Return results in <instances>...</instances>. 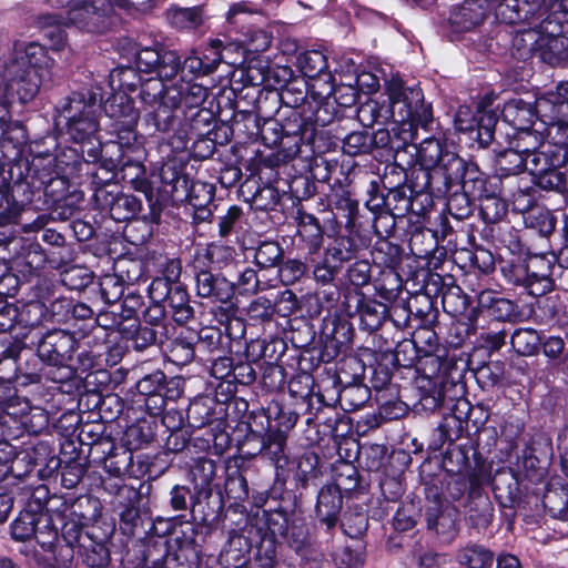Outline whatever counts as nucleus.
Returning <instances> with one entry per match:
<instances>
[{"instance_id": "69168bd1", "label": "nucleus", "mask_w": 568, "mask_h": 568, "mask_svg": "<svg viewBox=\"0 0 568 568\" xmlns=\"http://www.w3.org/2000/svg\"><path fill=\"white\" fill-rule=\"evenodd\" d=\"M47 364L37 354H31L24 359L20 358L10 371L12 377L19 386L27 387L30 385H39L45 375L44 367Z\"/></svg>"}, {"instance_id": "aec40b11", "label": "nucleus", "mask_w": 568, "mask_h": 568, "mask_svg": "<svg viewBox=\"0 0 568 568\" xmlns=\"http://www.w3.org/2000/svg\"><path fill=\"white\" fill-rule=\"evenodd\" d=\"M232 53V43L211 39L206 44L193 49L183 61L179 55V74L181 79H202L213 74L221 63L235 67L237 61L230 59Z\"/></svg>"}, {"instance_id": "b1692460", "label": "nucleus", "mask_w": 568, "mask_h": 568, "mask_svg": "<svg viewBox=\"0 0 568 568\" xmlns=\"http://www.w3.org/2000/svg\"><path fill=\"white\" fill-rule=\"evenodd\" d=\"M550 13L541 20L540 43L538 55L541 61L550 65H559L568 62V37L565 34V21L558 13L564 17L567 13L562 9H554V2L550 3Z\"/></svg>"}, {"instance_id": "13d9d810", "label": "nucleus", "mask_w": 568, "mask_h": 568, "mask_svg": "<svg viewBox=\"0 0 568 568\" xmlns=\"http://www.w3.org/2000/svg\"><path fill=\"white\" fill-rule=\"evenodd\" d=\"M163 16L171 28L182 32L195 31L205 22L203 6L181 7L172 3Z\"/></svg>"}, {"instance_id": "ea45409f", "label": "nucleus", "mask_w": 568, "mask_h": 568, "mask_svg": "<svg viewBox=\"0 0 568 568\" xmlns=\"http://www.w3.org/2000/svg\"><path fill=\"white\" fill-rule=\"evenodd\" d=\"M537 110L541 121L548 125H557L568 132V85L559 83L555 91L547 92L537 99Z\"/></svg>"}, {"instance_id": "6ab92c4d", "label": "nucleus", "mask_w": 568, "mask_h": 568, "mask_svg": "<svg viewBox=\"0 0 568 568\" xmlns=\"http://www.w3.org/2000/svg\"><path fill=\"white\" fill-rule=\"evenodd\" d=\"M248 465L242 455L229 458L225 467L224 491L231 506L241 514L248 517H258L263 505L257 504L254 498L256 491H263L264 483L252 481L248 484L246 471Z\"/></svg>"}, {"instance_id": "9b49d317", "label": "nucleus", "mask_w": 568, "mask_h": 568, "mask_svg": "<svg viewBox=\"0 0 568 568\" xmlns=\"http://www.w3.org/2000/svg\"><path fill=\"white\" fill-rule=\"evenodd\" d=\"M185 386L186 378L182 375L170 376L161 367L141 366L133 387L145 413L161 414L169 403L184 396Z\"/></svg>"}, {"instance_id": "c9c22d12", "label": "nucleus", "mask_w": 568, "mask_h": 568, "mask_svg": "<svg viewBox=\"0 0 568 568\" xmlns=\"http://www.w3.org/2000/svg\"><path fill=\"white\" fill-rule=\"evenodd\" d=\"M171 337L162 343V353L166 361L174 366L185 367L196 357L199 336L196 329L190 326H179Z\"/></svg>"}, {"instance_id": "473e14b6", "label": "nucleus", "mask_w": 568, "mask_h": 568, "mask_svg": "<svg viewBox=\"0 0 568 568\" xmlns=\"http://www.w3.org/2000/svg\"><path fill=\"white\" fill-rule=\"evenodd\" d=\"M101 109L113 120L112 130L140 134L138 131L140 110L131 95L124 92H112L105 101L102 100Z\"/></svg>"}, {"instance_id": "f3484780", "label": "nucleus", "mask_w": 568, "mask_h": 568, "mask_svg": "<svg viewBox=\"0 0 568 568\" xmlns=\"http://www.w3.org/2000/svg\"><path fill=\"white\" fill-rule=\"evenodd\" d=\"M355 496L344 494L342 488L326 484L316 493L315 517L325 525L326 531L333 530L339 523L343 534L351 539H355V527L353 525L352 508Z\"/></svg>"}, {"instance_id": "bf43d9fd", "label": "nucleus", "mask_w": 568, "mask_h": 568, "mask_svg": "<svg viewBox=\"0 0 568 568\" xmlns=\"http://www.w3.org/2000/svg\"><path fill=\"white\" fill-rule=\"evenodd\" d=\"M273 37L261 28H250L245 39L239 43H232L233 49L241 52L242 59L237 61L236 68L246 67L251 59H261V53L267 51L272 44Z\"/></svg>"}, {"instance_id": "cd10ccee", "label": "nucleus", "mask_w": 568, "mask_h": 568, "mask_svg": "<svg viewBox=\"0 0 568 568\" xmlns=\"http://www.w3.org/2000/svg\"><path fill=\"white\" fill-rule=\"evenodd\" d=\"M219 405V386L216 383L206 381L203 389L189 398V403L185 408L186 426L193 429L212 426L225 415L222 414V409H217Z\"/></svg>"}, {"instance_id": "774afa93", "label": "nucleus", "mask_w": 568, "mask_h": 568, "mask_svg": "<svg viewBox=\"0 0 568 568\" xmlns=\"http://www.w3.org/2000/svg\"><path fill=\"white\" fill-rule=\"evenodd\" d=\"M78 545V554L81 558L82 568H110L111 565V545L81 540L78 542H68Z\"/></svg>"}, {"instance_id": "49530a36", "label": "nucleus", "mask_w": 568, "mask_h": 568, "mask_svg": "<svg viewBox=\"0 0 568 568\" xmlns=\"http://www.w3.org/2000/svg\"><path fill=\"white\" fill-rule=\"evenodd\" d=\"M53 62L54 60L49 55L44 45L38 42H30L22 49L14 48L10 68L12 70L26 71L27 73L34 72L36 75L43 78Z\"/></svg>"}, {"instance_id": "e433bc0d", "label": "nucleus", "mask_w": 568, "mask_h": 568, "mask_svg": "<svg viewBox=\"0 0 568 568\" xmlns=\"http://www.w3.org/2000/svg\"><path fill=\"white\" fill-rule=\"evenodd\" d=\"M337 84L335 75L329 70L314 78H307L305 93L303 94L300 91L298 97L294 98L293 103L302 101L316 113L322 114L325 111L328 116L333 118L334 112L328 111V108Z\"/></svg>"}, {"instance_id": "72a5a7b5", "label": "nucleus", "mask_w": 568, "mask_h": 568, "mask_svg": "<svg viewBox=\"0 0 568 568\" xmlns=\"http://www.w3.org/2000/svg\"><path fill=\"white\" fill-rule=\"evenodd\" d=\"M189 530L190 532L181 530L180 536H175L165 568H200L202 544L207 536L202 535L196 528H189Z\"/></svg>"}, {"instance_id": "3c124183", "label": "nucleus", "mask_w": 568, "mask_h": 568, "mask_svg": "<svg viewBox=\"0 0 568 568\" xmlns=\"http://www.w3.org/2000/svg\"><path fill=\"white\" fill-rule=\"evenodd\" d=\"M129 425L124 432V443L129 454L149 447L156 440L160 414L146 413Z\"/></svg>"}, {"instance_id": "603ef678", "label": "nucleus", "mask_w": 568, "mask_h": 568, "mask_svg": "<svg viewBox=\"0 0 568 568\" xmlns=\"http://www.w3.org/2000/svg\"><path fill=\"white\" fill-rule=\"evenodd\" d=\"M233 104V113L230 122H226L229 142L233 136L241 139L243 143L257 142L262 116L252 110H240L236 101Z\"/></svg>"}, {"instance_id": "5fc2aeb1", "label": "nucleus", "mask_w": 568, "mask_h": 568, "mask_svg": "<svg viewBox=\"0 0 568 568\" xmlns=\"http://www.w3.org/2000/svg\"><path fill=\"white\" fill-rule=\"evenodd\" d=\"M68 231L63 230V224L59 227L44 229L41 233V240L47 245L44 247L51 254V268H65L72 261V248L67 243Z\"/></svg>"}, {"instance_id": "c85d7f7f", "label": "nucleus", "mask_w": 568, "mask_h": 568, "mask_svg": "<svg viewBox=\"0 0 568 568\" xmlns=\"http://www.w3.org/2000/svg\"><path fill=\"white\" fill-rule=\"evenodd\" d=\"M327 237L329 240L328 246L325 251V260L324 266H316L314 270V275L317 280L326 283L334 278L335 275L338 274L344 263H348L346 272L344 274L345 280H347V284H342L338 290V294L343 291V288L352 285L355 288V282L353 280V272L355 262L349 263L353 258H355V225L349 229L348 243L344 242V245L341 246V254H334L333 246H335L334 242L337 239L332 232L327 229ZM339 302L337 303V305Z\"/></svg>"}, {"instance_id": "8fccbe9b", "label": "nucleus", "mask_w": 568, "mask_h": 568, "mask_svg": "<svg viewBox=\"0 0 568 568\" xmlns=\"http://www.w3.org/2000/svg\"><path fill=\"white\" fill-rule=\"evenodd\" d=\"M171 467V460L160 452L156 454L141 453L128 456L126 471L130 477L140 479L148 477V480H155L164 475Z\"/></svg>"}, {"instance_id": "864d4df0", "label": "nucleus", "mask_w": 568, "mask_h": 568, "mask_svg": "<svg viewBox=\"0 0 568 568\" xmlns=\"http://www.w3.org/2000/svg\"><path fill=\"white\" fill-rule=\"evenodd\" d=\"M28 130L21 122L10 123L0 132V153L9 160V168L16 163H22L23 152L29 145Z\"/></svg>"}, {"instance_id": "79ce46f5", "label": "nucleus", "mask_w": 568, "mask_h": 568, "mask_svg": "<svg viewBox=\"0 0 568 568\" xmlns=\"http://www.w3.org/2000/svg\"><path fill=\"white\" fill-rule=\"evenodd\" d=\"M145 151L143 153H132L128 156L119 168H116V178H120L125 183L130 184L131 187L144 194L145 201L148 202L149 196L153 190V178L155 176V170L150 172L143 162Z\"/></svg>"}, {"instance_id": "09e8293b", "label": "nucleus", "mask_w": 568, "mask_h": 568, "mask_svg": "<svg viewBox=\"0 0 568 568\" xmlns=\"http://www.w3.org/2000/svg\"><path fill=\"white\" fill-rule=\"evenodd\" d=\"M264 528H261L260 540L255 546L253 562L256 568H277L282 561L278 559V540L275 532H280L281 523L263 519Z\"/></svg>"}, {"instance_id": "f8f14e48", "label": "nucleus", "mask_w": 568, "mask_h": 568, "mask_svg": "<svg viewBox=\"0 0 568 568\" xmlns=\"http://www.w3.org/2000/svg\"><path fill=\"white\" fill-rule=\"evenodd\" d=\"M233 247L214 245L205 248L203 260H196L193 264L195 281V294L211 303L230 302L233 297V284L222 272L215 271L213 263L226 262L232 257Z\"/></svg>"}, {"instance_id": "9d476101", "label": "nucleus", "mask_w": 568, "mask_h": 568, "mask_svg": "<svg viewBox=\"0 0 568 568\" xmlns=\"http://www.w3.org/2000/svg\"><path fill=\"white\" fill-rule=\"evenodd\" d=\"M389 108H379L377 102L367 99L358 103L357 122L369 129L379 119H392L396 123L410 124L415 121L418 106L423 102V93L418 88H405L402 80L392 79L387 84Z\"/></svg>"}, {"instance_id": "39448f33", "label": "nucleus", "mask_w": 568, "mask_h": 568, "mask_svg": "<svg viewBox=\"0 0 568 568\" xmlns=\"http://www.w3.org/2000/svg\"><path fill=\"white\" fill-rule=\"evenodd\" d=\"M104 95L103 87L94 81L72 91L55 106L54 128L68 140L90 143L100 130V113Z\"/></svg>"}, {"instance_id": "58836bf2", "label": "nucleus", "mask_w": 568, "mask_h": 568, "mask_svg": "<svg viewBox=\"0 0 568 568\" xmlns=\"http://www.w3.org/2000/svg\"><path fill=\"white\" fill-rule=\"evenodd\" d=\"M37 477L42 481L55 480L61 467L60 448L54 440L38 439L26 443Z\"/></svg>"}, {"instance_id": "4be33fe9", "label": "nucleus", "mask_w": 568, "mask_h": 568, "mask_svg": "<svg viewBox=\"0 0 568 568\" xmlns=\"http://www.w3.org/2000/svg\"><path fill=\"white\" fill-rule=\"evenodd\" d=\"M152 485L148 481L140 483L133 496L128 495L121 504L113 508L118 515L119 529L126 538H134L144 532L145 521L151 519L152 508L150 506V494Z\"/></svg>"}, {"instance_id": "ddd939ff", "label": "nucleus", "mask_w": 568, "mask_h": 568, "mask_svg": "<svg viewBox=\"0 0 568 568\" xmlns=\"http://www.w3.org/2000/svg\"><path fill=\"white\" fill-rule=\"evenodd\" d=\"M293 70L286 65H270L266 61L251 59L246 67L234 69L230 78V88L234 94V100L243 98L242 92L246 88H257L263 85L268 90H281L282 99L285 93H291V80Z\"/></svg>"}, {"instance_id": "4c0bfd02", "label": "nucleus", "mask_w": 568, "mask_h": 568, "mask_svg": "<svg viewBox=\"0 0 568 568\" xmlns=\"http://www.w3.org/2000/svg\"><path fill=\"white\" fill-rule=\"evenodd\" d=\"M323 465L317 453L305 452L297 462L296 470L291 479V486L300 495L302 507L312 501V497L316 495V485L313 480L322 474Z\"/></svg>"}, {"instance_id": "4d7b16f0", "label": "nucleus", "mask_w": 568, "mask_h": 568, "mask_svg": "<svg viewBox=\"0 0 568 568\" xmlns=\"http://www.w3.org/2000/svg\"><path fill=\"white\" fill-rule=\"evenodd\" d=\"M251 549L248 537L242 534L231 535L220 551L217 564L221 568H245L251 561Z\"/></svg>"}, {"instance_id": "0eeeda50", "label": "nucleus", "mask_w": 568, "mask_h": 568, "mask_svg": "<svg viewBox=\"0 0 568 568\" xmlns=\"http://www.w3.org/2000/svg\"><path fill=\"white\" fill-rule=\"evenodd\" d=\"M32 173H24L21 163L10 166L9 174L13 179L16 171V190L21 202L33 204L38 209L53 206L74 194L70 191V181L57 172V168L44 169L33 164Z\"/></svg>"}, {"instance_id": "412c9836", "label": "nucleus", "mask_w": 568, "mask_h": 568, "mask_svg": "<svg viewBox=\"0 0 568 568\" xmlns=\"http://www.w3.org/2000/svg\"><path fill=\"white\" fill-rule=\"evenodd\" d=\"M28 150L32 159H26L21 163L24 173H32L33 164L51 169L57 168L58 163L70 168L69 174L82 171L84 150L79 152L77 149L68 148L58 154L59 143L54 135L48 134L30 141Z\"/></svg>"}, {"instance_id": "20e7f679", "label": "nucleus", "mask_w": 568, "mask_h": 568, "mask_svg": "<svg viewBox=\"0 0 568 568\" xmlns=\"http://www.w3.org/2000/svg\"><path fill=\"white\" fill-rule=\"evenodd\" d=\"M355 297V288L352 285L339 293V304L336 305L332 317H325L316 343L296 349L297 371L313 374L321 364H327L338 357L339 352L349 346L354 334L352 300Z\"/></svg>"}, {"instance_id": "2eb2a0df", "label": "nucleus", "mask_w": 568, "mask_h": 568, "mask_svg": "<svg viewBox=\"0 0 568 568\" xmlns=\"http://www.w3.org/2000/svg\"><path fill=\"white\" fill-rule=\"evenodd\" d=\"M61 504L55 508V516L61 520L62 540L65 542H78L83 530V525L101 517L104 513L102 500L91 494L78 496L64 494Z\"/></svg>"}, {"instance_id": "393cba45", "label": "nucleus", "mask_w": 568, "mask_h": 568, "mask_svg": "<svg viewBox=\"0 0 568 568\" xmlns=\"http://www.w3.org/2000/svg\"><path fill=\"white\" fill-rule=\"evenodd\" d=\"M148 297L164 304L178 326L187 325L195 318V310L191 305V295L186 284L176 285L166 281L152 280L148 286Z\"/></svg>"}, {"instance_id": "6e6552de", "label": "nucleus", "mask_w": 568, "mask_h": 568, "mask_svg": "<svg viewBox=\"0 0 568 568\" xmlns=\"http://www.w3.org/2000/svg\"><path fill=\"white\" fill-rule=\"evenodd\" d=\"M332 123V116L324 111L316 113L302 101L294 103L288 114L281 121L283 135L295 139L294 144L310 145L314 153H326L338 146L339 135H333L329 131L320 130Z\"/></svg>"}, {"instance_id": "5701e85b", "label": "nucleus", "mask_w": 568, "mask_h": 568, "mask_svg": "<svg viewBox=\"0 0 568 568\" xmlns=\"http://www.w3.org/2000/svg\"><path fill=\"white\" fill-rule=\"evenodd\" d=\"M93 199L99 210L106 212L115 222H128L143 219V202L132 193H125L118 185H94Z\"/></svg>"}, {"instance_id": "f03ea898", "label": "nucleus", "mask_w": 568, "mask_h": 568, "mask_svg": "<svg viewBox=\"0 0 568 568\" xmlns=\"http://www.w3.org/2000/svg\"><path fill=\"white\" fill-rule=\"evenodd\" d=\"M354 136L355 131L351 129L339 139L343 145L338 158L315 155L305 171L315 185L327 183L329 186L326 197L332 216L327 229L337 237L334 254H341L339 245L348 243L349 229L355 225V144L351 143Z\"/></svg>"}, {"instance_id": "c03bdc74", "label": "nucleus", "mask_w": 568, "mask_h": 568, "mask_svg": "<svg viewBox=\"0 0 568 568\" xmlns=\"http://www.w3.org/2000/svg\"><path fill=\"white\" fill-rule=\"evenodd\" d=\"M33 297L19 307V325L23 328H38L48 323L47 303L54 295L51 285L43 283L33 287Z\"/></svg>"}, {"instance_id": "e2e57ef3", "label": "nucleus", "mask_w": 568, "mask_h": 568, "mask_svg": "<svg viewBox=\"0 0 568 568\" xmlns=\"http://www.w3.org/2000/svg\"><path fill=\"white\" fill-rule=\"evenodd\" d=\"M335 452L344 450L345 455L355 447V426L353 414L336 412L334 419L327 420Z\"/></svg>"}, {"instance_id": "4468645a", "label": "nucleus", "mask_w": 568, "mask_h": 568, "mask_svg": "<svg viewBox=\"0 0 568 568\" xmlns=\"http://www.w3.org/2000/svg\"><path fill=\"white\" fill-rule=\"evenodd\" d=\"M268 523L278 521L282 527L276 537L298 557V562L315 567H324L325 556L315 537L312 536L310 527L304 518L287 516L282 510H276L266 518Z\"/></svg>"}, {"instance_id": "338daca9", "label": "nucleus", "mask_w": 568, "mask_h": 568, "mask_svg": "<svg viewBox=\"0 0 568 568\" xmlns=\"http://www.w3.org/2000/svg\"><path fill=\"white\" fill-rule=\"evenodd\" d=\"M276 183H257L247 189L250 196H244L245 202L250 203L255 212L271 213L278 212L277 206L281 203V194L275 185Z\"/></svg>"}, {"instance_id": "7c9ffc66", "label": "nucleus", "mask_w": 568, "mask_h": 568, "mask_svg": "<svg viewBox=\"0 0 568 568\" xmlns=\"http://www.w3.org/2000/svg\"><path fill=\"white\" fill-rule=\"evenodd\" d=\"M524 145V169L532 176L534 183L545 190H559L564 185V174L558 169L559 161L546 151L536 150L538 141L532 140V150Z\"/></svg>"}, {"instance_id": "2f4dec72", "label": "nucleus", "mask_w": 568, "mask_h": 568, "mask_svg": "<svg viewBox=\"0 0 568 568\" xmlns=\"http://www.w3.org/2000/svg\"><path fill=\"white\" fill-rule=\"evenodd\" d=\"M286 387L292 398L296 400L300 409L295 408L301 415H308L306 423L308 424L313 416L322 406H329L320 386L315 383L313 374L297 371L286 381Z\"/></svg>"}, {"instance_id": "6e6d98bb", "label": "nucleus", "mask_w": 568, "mask_h": 568, "mask_svg": "<svg viewBox=\"0 0 568 568\" xmlns=\"http://www.w3.org/2000/svg\"><path fill=\"white\" fill-rule=\"evenodd\" d=\"M297 235L304 243L310 254L317 253L324 242V234H327L328 222L326 229L322 226L320 220L312 213L306 212L303 206L296 210Z\"/></svg>"}, {"instance_id": "c756f323", "label": "nucleus", "mask_w": 568, "mask_h": 568, "mask_svg": "<svg viewBox=\"0 0 568 568\" xmlns=\"http://www.w3.org/2000/svg\"><path fill=\"white\" fill-rule=\"evenodd\" d=\"M135 65L143 73H153L168 80L179 74V53L158 41L152 45L139 44L135 49Z\"/></svg>"}, {"instance_id": "1a4fd4ad", "label": "nucleus", "mask_w": 568, "mask_h": 568, "mask_svg": "<svg viewBox=\"0 0 568 568\" xmlns=\"http://www.w3.org/2000/svg\"><path fill=\"white\" fill-rule=\"evenodd\" d=\"M154 170L160 185L156 189L153 186L148 199L149 210L143 219L151 225H160L165 210L181 205V196L192 178L189 161L180 156L168 158Z\"/></svg>"}, {"instance_id": "7ed1b4c3", "label": "nucleus", "mask_w": 568, "mask_h": 568, "mask_svg": "<svg viewBox=\"0 0 568 568\" xmlns=\"http://www.w3.org/2000/svg\"><path fill=\"white\" fill-rule=\"evenodd\" d=\"M298 418L294 407L280 400L272 399L266 407L253 403L252 412L234 427L237 450L278 463L285 457L288 435Z\"/></svg>"}, {"instance_id": "f704fd0d", "label": "nucleus", "mask_w": 568, "mask_h": 568, "mask_svg": "<svg viewBox=\"0 0 568 568\" xmlns=\"http://www.w3.org/2000/svg\"><path fill=\"white\" fill-rule=\"evenodd\" d=\"M216 187L213 183L192 179L181 196V205L187 204L193 210V223L199 225L212 222L213 212L216 209L214 199Z\"/></svg>"}, {"instance_id": "de8ad7c7", "label": "nucleus", "mask_w": 568, "mask_h": 568, "mask_svg": "<svg viewBox=\"0 0 568 568\" xmlns=\"http://www.w3.org/2000/svg\"><path fill=\"white\" fill-rule=\"evenodd\" d=\"M113 312H100L95 313L94 310L80 300L72 297V303L69 310V318L67 320L68 326L73 327L72 331L79 338H85L90 336L97 327L103 328L102 318L111 317Z\"/></svg>"}, {"instance_id": "a18cd8bd", "label": "nucleus", "mask_w": 568, "mask_h": 568, "mask_svg": "<svg viewBox=\"0 0 568 568\" xmlns=\"http://www.w3.org/2000/svg\"><path fill=\"white\" fill-rule=\"evenodd\" d=\"M280 160L276 155H264L261 151L245 161L244 169L247 178L240 185V193L245 195L246 187L257 183H277L280 179Z\"/></svg>"}, {"instance_id": "0e129e2a", "label": "nucleus", "mask_w": 568, "mask_h": 568, "mask_svg": "<svg viewBox=\"0 0 568 568\" xmlns=\"http://www.w3.org/2000/svg\"><path fill=\"white\" fill-rule=\"evenodd\" d=\"M347 453L336 452L337 459L331 465V484L342 488L344 494L355 496V454L354 449Z\"/></svg>"}, {"instance_id": "423d86ee", "label": "nucleus", "mask_w": 568, "mask_h": 568, "mask_svg": "<svg viewBox=\"0 0 568 568\" xmlns=\"http://www.w3.org/2000/svg\"><path fill=\"white\" fill-rule=\"evenodd\" d=\"M52 7L67 8L68 20L90 33L109 29L115 12L131 17L152 12L156 0H48Z\"/></svg>"}, {"instance_id": "a211bd4d", "label": "nucleus", "mask_w": 568, "mask_h": 568, "mask_svg": "<svg viewBox=\"0 0 568 568\" xmlns=\"http://www.w3.org/2000/svg\"><path fill=\"white\" fill-rule=\"evenodd\" d=\"M275 471L272 483L264 484L263 491H256L254 500L263 505V519L270 518V515L276 510L285 513V517L294 516L296 510H302L300 495L296 494L294 486L288 480V470L286 466L290 463L287 454L282 460L271 462Z\"/></svg>"}, {"instance_id": "bb28decb", "label": "nucleus", "mask_w": 568, "mask_h": 568, "mask_svg": "<svg viewBox=\"0 0 568 568\" xmlns=\"http://www.w3.org/2000/svg\"><path fill=\"white\" fill-rule=\"evenodd\" d=\"M33 346L44 363L73 362L80 349V338L69 329L54 327L41 333Z\"/></svg>"}, {"instance_id": "f257e3e1", "label": "nucleus", "mask_w": 568, "mask_h": 568, "mask_svg": "<svg viewBox=\"0 0 568 568\" xmlns=\"http://www.w3.org/2000/svg\"><path fill=\"white\" fill-rule=\"evenodd\" d=\"M217 463L207 457L193 458L185 468L184 477L171 484L163 506L176 515L190 516V528H196L204 536L220 529L226 515L224 498L214 484Z\"/></svg>"}, {"instance_id": "37998d69", "label": "nucleus", "mask_w": 568, "mask_h": 568, "mask_svg": "<svg viewBox=\"0 0 568 568\" xmlns=\"http://www.w3.org/2000/svg\"><path fill=\"white\" fill-rule=\"evenodd\" d=\"M501 113L504 120L519 131L518 146H520L521 142H527V140L537 142V135L529 131L535 119L537 116L541 119V114L537 110V101L535 105H531V103L525 102L521 99L510 100L505 104Z\"/></svg>"}, {"instance_id": "dca6fc26", "label": "nucleus", "mask_w": 568, "mask_h": 568, "mask_svg": "<svg viewBox=\"0 0 568 568\" xmlns=\"http://www.w3.org/2000/svg\"><path fill=\"white\" fill-rule=\"evenodd\" d=\"M114 136L100 143V169L104 171L101 175L99 170L90 171V162L83 159L87 166V175L91 176L93 185L108 184L116 176V168L132 153L144 152V136L142 134H129L112 130Z\"/></svg>"}, {"instance_id": "a878e982", "label": "nucleus", "mask_w": 568, "mask_h": 568, "mask_svg": "<svg viewBox=\"0 0 568 568\" xmlns=\"http://www.w3.org/2000/svg\"><path fill=\"white\" fill-rule=\"evenodd\" d=\"M346 72L341 70L339 82L334 89L328 111L334 112L333 121H337L336 134L343 136L351 129L355 131V64L349 59Z\"/></svg>"}, {"instance_id": "680f3d73", "label": "nucleus", "mask_w": 568, "mask_h": 568, "mask_svg": "<svg viewBox=\"0 0 568 568\" xmlns=\"http://www.w3.org/2000/svg\"><path fill=\"white\" fill-rule=\"evenodd\" d=\"M10 79L6 83V93L21 104L32 101L39 93L42 77L36 75L34 72L12 70L9 68Z\"/></svg>"}, {"instance_id": "052dcab7", "label": "nucleus", "mask_w": 568, "mask_h": 568, "mask_svg": "<svg viewBox=\"0 0 568 568\" xmlns=\"http://www.w3.org/2000/svg\"><path fill=\"white\" fill-rule=\"evenodd\" d=\"M17 173L11 181L0 182V227L17 224L28 202H21L16 190Z\"/></svg>"}, {"instance_id": "a19ab883", "label": "nucleus", "mask_w": 568, "mask_h": 568, "mask_svg": "<svg viewBox=\"0 0 568 568\" xmlns=\"http://www.w3.org/2000/svg\"><path fill=\"white\" fill-rule=\"evenodd\" d=\"M111 317V323L103 324V329H115L123 339L131 342L134 351L143 352L156 344L158 332L155 327L143 323L140 318L125 323L119 320L115 313Z\"/></svg>"}]
</instances>
